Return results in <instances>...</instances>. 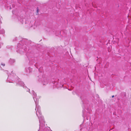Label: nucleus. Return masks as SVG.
Returning a JSON list of instances; mask_svg holds the SVG:
<instances>
[{
  "label": "nucleus",
  "instance_id": "obj_2",
  "mask_svg": "<svg viewBox=\"0 0 131 131\" xmlns=\"http://www.w3.org/2000/svg\"><path fill=\"white\" fill-rule=\"evenodd\" d=\"M5 33V31L4 29H0V34H3Z\"/></svg>",
  "mask_w": 131,
  "mask_h": 131
},
{
  "label": "nucleus",
  "instance_id": "obj_3",
  "mask_svg": "<svg viewBox=\"0 0 131 131\" xmlns=\"http://www.w3.org/2000/svg\"><path fill=\"white\" fill-rule=\"evenodd\" d=\"M37 24L36 23H35L34 24V25L33 26V28L34 29L35 28L37 27Z\"/></svg>",
  "mask_w": 131,
  "mask_h": 131
},
{
  "label": "nucleus",
  "instance_id": "obj_9",
  "mask_svg": "<svg viewBox=\"0 0 131 131\" xmlns=\"http://www.w3.org/2000/svg\"><path fill=\"white\" fill-rule=\"evenodd\" d=\"M114 97V95L112 96V97L113 98Z\"/></svg>",
  "mask_w": 131,
  "mask_h": 131
},
{
  "label": "nucleus",
  "instance_id": "obj_6",
  "mask_svg": "<svg viewBox=\"0 0 131 131\" xmlns=\"http://www.w3.org/2000/svg\"><path fill=\"white\" fill-rule=\"evenodd\" d=\"M2 18V17L0 16V22H1V18Z\"/></svg>",
  "mask_w": 131,
  "mask_h": 131
},
{
  "label": "nucleus",
  "instance_id": "obj_1",
  "mask_svg": "<svg viewBox=\"0 0 131 131\" xmlns=\"http://www.w3.org/2000/svg\"><path fill=\"white\" fill-rule=\"evenodd\" d=\"M21 49H18L17 50V52L21 54H22L23 53V51H22V50H21Z\"/></svg>",
  "mask_w": 131,
  "mask_h": 131
},
{
  "label": "nucleus",
  "instance_id": "obj_4",
  "mask_svg": "<svg viewBox=\"0 0 131 131\" xmlns=\"http://www.w3.org/2000/svg\"><path fill=\"white\" fill-rule=\"evenodd\" d=\"M12 60L13 61V62H14L15 61L14 60H13V59L12 60L11 59H10V60H9V61L10 62V61H12ZM10 63H11V62H10Z\"/></svg>",
  "mask_w": 131,
  "mask_h": 131
},
{
  "label": "nucleus",
  "instance_id": "obj_7",
  "mask_svg": "<svg viewBox=\"0 0 131 131\" xmlns=\"http://www.w3.org/2000/svg\"><path fill=\"white\" fill-rule=\"evenodd\" d=\"M1 65H2V66H5V64L3 63H2L1 64Z\"/></svg>",
  "mask_w": 131,
  "mask_h": 131
},
{
  "label": "nucleus",
  "instance_id": "obj_5",
  "mask_svg": "<svg viewBox=\"0 0 131 131\" xmlns=\"http://www.w3.org/2000/svg\"><path fill=\"white\" fill-rule=\"evenodd\" d=\"M110 48H111V47H108V52H110V51L111 50L110 49V50L109 49Z\"/></svg>",
  "mask_w": 131,
  "mask_h": 131
},
{
  "label": "nucleus",
  "instance_id": "obj_11",
  "mask_svg": "<svg viewBox=\"0 0 131 131\" xmlns=\"http://www.w3.org/2000/svg\"><path fill=\"white\" fill-rule=\"evenodd\" d=\"M21 21V23H23V22H22V21Z\"/></svg>",
  "mask_w": 131,
  "mask_h": 131
},
{
  "label": "nucleus",
  "instance_id": "obj_10",
  "mask_svg": "<svg viewBox=\"0 0 131 131\" xmlns=\"http://www.w3.org/2000/svg\"><path fill=\"white\" fill-rule=\"evenodd\" d=\"M24 51H26V49H24Z\"/></svg>",
  "mask_w": 131,
  "mask_h": 131
},
{
  "label": "nucleus",
  "instance_id": "obj_12",
  "mask_svg": "<svg viewBox=\"0 0 131 131\" xmlns=\"http://www.w3.org/2000/svg\"><path fill=\"white\" fill-rule=\"evenodd\" d=\"M1 48V46H0V48Z\"/></svg>",
  "mask_w": 131,
  "mask_h": 131
},
{
  "label": "nucleus",
  "instance_id": "obj_8",
  "mask_svg": "<svg viewBox=\"0 0 131 131\" xmlns=\"http://www.w3.org/2000/svg\"><path fill=\"white\" fill-rule=\"evenodd\" d=\"M37 12H38V9L37 8Z\"/></svg>",
  "mask_w": 131,
  "mask_h": 131
}]
</instances>
